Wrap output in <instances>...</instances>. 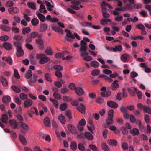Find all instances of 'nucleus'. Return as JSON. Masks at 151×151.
<instances>
[{"label":"nucleus","mask_w":151,"mask_h":151,"mask_svg":"<svg viewBox=\"0 0 151 151\" xmlns=\"http://www.w3.org/2000/svg\"><path fill=\"white\" fill-rule=\"evenodd\" d=\"M14 45L16 47V55L17 56L20 57L23 56L24 54V51L22 47V43L17 41L13 42Z\"/></svg>","instance_id":"f257e3e1"},{"label":"nucleus","mask_w":151,"mask_h":151,"mask_svg":"<svg viewBox=\"0 0 151 151\" xmlns=\"http://www.w3.org/2000/svg\"><path fill=\"white\" fill-rule=\"evenodd\" d=\"M36 58L40 59L39 63L40 64H43L49 61L50 58L47 57L44 54H37L36 55Z\"/></svg>","instance_id":"f03ea898"},{"label":"nucleus","mask_w":151,"mask_h":151,"mask_svg":"<svg viewBox=\"0 0 151 151\" xmlns=\"http://www.w3.org/2000/svg\"><path fill=\"white\" fill-rule=\"evenodd\" d=\"M19 124L20 127L23 129L21 130V132L22 133H25L29 129V127L28 126L22 122H19Z\"/></svg>","instance_id":"7ed1b4c3"},{"label":"nucleus","mask_w":151,"mask_h":151,"mask_svg":"<svg viewBox=\"0 0 151 151\" xmlns=\"http://www.w3.org/2000/svg\"><path fill=\"white\" fill-rule=\"evenodd\" d=\"M33 103V101L32 100L27 99L24 102V106L25 108H28L32 106Z\"/></svg>","instance_id":"20e7f679"},{"label":"nucleus","mask_w":151,"mask_h":151,"mask_svg":"<svg viewBox=\"0 0 151 151\" xmlns=\"http://www.w3.org/2000/svg\"><path fill=\"white\" fill-rule=\"evenodd\" d=\"M67 128L71 133L74 134H76L77 133L76 129L71 124H68L67 126Z\"/></svg>","instance_id":"39448f33"},{"label":"nucleus","mask_w":151,"mask_h":151,"mask_svg":"<svg viewBox=\"0 0 151 151\" xmlns=\"http://www.w3.org/2000/svg\"><path fill=\"white\" fill-rule=\"evenodd\" d=\"M107 105L109 107L113 108H116L118 107V105L115 102L109 101L107 102Z\"/></svg>","instance_id":"423d86ee"},{"label":"nucleus","mask_w":151,"mask_h":151,"mask_svg":"<svg viewBox=\"0 0 151 151\" xmlns=\"http://www.w3.org/2000/svg\"><path fill=\"white\" fill-rule=\"evenodd\" d=\"M19 10V8L16 7H12L8 9V12L9 13L12 14L18 13Z\"/></svg>","instance_id":"0eeeda50"},{"label":"nucleus","mask_w":151,"mask_h":151,"mask_svg":"<svg viewBox=\"0 0 151 151\" xmlns=\"http://www.w3.org/2000/svg\"><path fill=\"white\" fill-rule=\"evenodd\" d=\"M77 109L80 112L83 114H84L85 113V110L86 107L83 104H80L79 106L76 107Z\"/></svg>","instance_id":"6e6552de"},{"label":"nucleus","mask_w":151,"mask_h":151,"mask_svg":"<svg viewBox=\"0 0 151 151\" xmlns=\"http://www.w3.org/2000/svg\"><path fill=\"white\" fill-rule=\"evenodd\" d=\"M89 126L87 125V127L88 128L89 130L92 134H93L94 132H93V130L95 129V127L94 125L93 124L92 121L91 120H89L88 122Z\"/></svg>","instance_id":"1a4fd4ad"},{"label":"nucleus","mask_w":151,"mask_h":151,"mask_svg":"<svg viewBox=\"0 0 151 151\" xmlns=\"http://www.w3.org/2000/svg\"><path fill=\"white\" fill-rule=\"evenodd\" d=\"M9 123L11 127L14 129L18 128L17 122L14 120H9Z\"/></svg>","instance_id":"9d476101"},{"label":"nucleus","mask_w":151,"mask_h":151,"mask_svg":"<svg viewBox=\"0 0 151 151\" xmlns=\"http://www.w3.org/2000/svg\"><path fill=\"white\" fill-rule=\"evenodd\" d=\"M69 53L68 51H65L62 52L58 53H56L55 55V57L57 58H60L62 57H64L65 55V54Z\"/></svg>","instance_id":"9b49d317"},{"label":"nucleus","mask_w":151,"mask_h":151,"mask_svg":"<svg viewBox=\"0 0 151 151\" xmlns=\"http://www.w3.org/2000/svg\"><path fill=\"white\" fill-rule=\"evenodd\" d=\"M36 42L39 45V48L42 49L43 48L44 41L41 39H38L36 40Z\"/></svg>","instance_id":"f8f14e48"},{"label":"nucleus","mask_w":151,"mask_h":151,"mask_svg":"<svg viewBox=\"0 0 151 151\" xmlns=\"http://www.w3.org/2000/svg\"><path fill=\"white\" fill-rule=\"evenodd\" d=\"M106 125H104V128H108L109 126L112 124L113 123V118L108 117L106 120Z\"/></svg>","instance_id":"ddd939ff"},{"label":"nucleus","mask_w":151,"mask_h":151,"mask_svg":"<svg viewBox=\"0 0 151 151\" xmlns=\"http://www.w3.org/2000/svg\"><path fill=\"white\" fill-rule=\"evenodd\" d=\"M130 133L133 136L138 135L139 133V129L136 128H134L133 129H131Z\"/></svg>","instance_id":"4468645a"},{"label":"nucleus","mask_w":151,"mask_h":151,"mask_svg":"<svg viewBox=\"0 0 151 151\" xmlns=\"http://www.w3.org/2000/svg\"><path fill=\"white\" fill-rule=\"evenodd\" d=\"M75 91L76 93L78 96H81L84 93L82 89L80 87H77L75 89Z\"/></svg>","instance_id":"2eb2a0df"},{"label":"nucleus","mask_w":151,"mask_h":151,"mask_svg":"<svg viewBox=\"0 0 151 151\" xmlns=\"http://www.w3.org/2000/svg\"><path fill=\"white\" fill-rule=\"evenodd\" d=\"M0 28L4 31L9 32L11 30V28L9 26L5 25H2L0 26Z\"/></svg>","instance_id":"dca6fc26"},{"label":"nucleus","mask_w":151,"mask_h":151,"mask_svg":"<svg viewBox=\"0 0 151 151\" xmlns=\"http://www.w3.org/2000/svg\"><path fill=\"white\" fill-rule=\"evenodd\" d=\"M58 119L62 124H65L66 122L65 118L63 114H60L58 117Z\"/></svg>","instance_id":"f3484780"},{"label":"nucleus","mask_w":151,"mask_h":151,"mask_svg":"<svg viewBox=\"0 0 151 151\" xmlns=\"http://www.w3.org/2000/svg\"><path fill=\"white\" fill-rule=\"evenodd\" d=\"M48 25L46 24H43L40 26V32H45L47 29Z\"/></svg>","instance_id":"a211bd4d"},{"label":"nucleus","mask_w":151,"mask_h":151,"mask_svg":"<svg viewBox=\"0 0 151 151\" xmlns=\"http://www.w3.org/2000/svg\"><path fill=\"white\" fill-rule=\"evenodd\" d=\"M133 89L135 91L137 95L138 98L139 99H141L142 98V92L137 90V88L135 87L133 88Z\"/></svg>","instance_id":"6ab92c4d"},{"label":"nucleus","mask_w":151,"mask_h":151,"mask_svg":"<svg viewBox=\"0 0 151 151\" xmlns=\"http://www.w3.org/2000/svg\"><path fill=\"white\" fill-rule=\"evenodd\" d=\"M2 59L3 60L6 61L7 63H9V65H12V59L10 57H2Z\"/></svg>","instance_id":"aec40b11"},{"label":"nucleus","mask_w":151,"mask_h":151,"mask_svg":"<svg viewBox=\"0 0 151 151\" xmlns=\"http://www.w3.org/2000/svg\"><path fill=\"white\" fill-rule=\"evenodd\" d=\"M3 46L6 50H10L12 49V45L7 42H5L3 44Z\"/></svg>","instance_id":"412c9836"},{"label":"nucleus","mask_w":151,"mask_h":151,"mask_svg":"<svg viewBox=\"0 0 151 151\" xmlns=\"http://www.w3.org/2000/svg\"><path fill=\"white\" fill-rule=\"evenodd\" d=\"M2 117L1 119V121L4 123H7V121L8 119L7 115L5 114H3L2 115Z\"/></svg>","instance_id":"4be33fe9"},{"label":"nucleus","mask_w":151,"mask_h":151,"mask_svg":"<svg viewBox=\"0 0 151 151\" xmlns=\"http://www.w3.org/2000/svg\"><path fill=\"white\" fill-rule=\"evenodd\" d=\"M19 139L21 143L24 145L27 144V141L25 138L22 135H19Z\"/></svg>","instance_id":"5701e85b"},{"label":"nucleus","mask_w":151,"mask_h":151,"mask_svg":"<svg viewBox=\"0 0 151 151\" xmlns=\"http://www.w3.org/2000/svg\"><path fill=\"white\" fill-rule=\"evenodd\" d=\"M84 135L85 137L89 140H91L93 139V137L92 135L88 132H85Z\"/></svg>","instance_id":"b1692460"},{"label":"nucleus","mask_w":151,"mask_h":151,"mask_svg":"<svg viewBox=\"0 0 151 151\" xmlns=\"http://www.w3.org/2000/svg\"><path fill=\"white\" fill-rule=\"evenodd\" d=\"M44 122L46 127H49L50 126V120L48 117H46L45 118Z\"/></svg>","instance_id":"393cba45"},{"label":"nucleus","mask_w":151,"mask_h":151,"mask_svg":"<svg viewBox=\"0 0 151 151\" xmlns=\"http://www.w3.org/2000/svg\"><path fill=\"white\" fill-rule=\"evenodd\" d=\"M65 31L67 33L65 37L72 39H74L75 36L71 33L70 31L68 29H66Z\"/></svg>","instance_id":"a878e982"},{"label":"nucleus","mask_w":151,"mask_h":151,"mask_svg":"<svg viewBox=\"0 0 151 151\" xmlns=\"http://www.w3.org/2000/svg\"><path fill=\"white\" fill-rule=\"evenodd\" d=\"M108 143L112 146H116L117 142L115 140L109 139L108 140Z\"/></svg>","instance_id":"bb28decb"},{"label":"nucleus","mask_w":151,"mask_h":151,"mask_svg":"<svg viewBox=\"0 0 151 151\" xmlns=\"http://www.w3.org/2000/svg\"><path fill=\"white\" fill-rule=\"evenodd\" d=\"M117 82L118 81L116 80L112 83L111 85V89L112 90H116L119 87V84L117 83Z\"/></svg>","instance_id":"cd10ccee"},{"label":"nucleus","mask_w":151,"mask_h":151,"mask_svg":"<svg viewBox=\"0 0 151 151\" xmlns=\"http://www.w3.org/2000/svg\"><path fill=\"white\" fill-rule=\"evenodd\" d=\"M0 80L2 84L4 86H7L8 85L7 81L6 79L3 77H0Z\"/></svg>","instance_id":"c85d7f7f"},{"label":"nucleus","mask_w":151,"mask_h":151,"mask_svg":"<svg viewBox=\"0 0 151 151\" xmlns=\"http://www.w3.org/2000/svg\"><path fill=\"white\" fill-rule=\"evenodd\" d=\"M31 31L30 28L29 27H27L25 28H22V33L24 35H25Z\"/></svg>","instance_id":"c756f323"},{"label":"nucleus","mask_w":151,"mask_h":151,"mask_svg":"<svg viewBox=\"0 0 151 151\" xmlns=\"http://www.w3.org/2000/svg\"><path fill=\"white\" fill-rule=\"evenodd\" d=\"M37 15L40 21L44 22L45 20V16L43 14L40 13H38Z\"/></svg>","instance_id":"7c9ffc66"},{"label":"nucleus","mask_w":151,"mask_h":151,"mask_svg":"<svg viewBox=\"0 0 151 151\" xmlns=\"http://www.w3.org/2000/svg\"><path fill=\"white\" fill-rule=\"evenodd\" d=\"M111 49H112L114 51H121L122 50V46L121 45L118 46H116L114 48H111Z\"/></svg>","instance_id":"2f4dec72"},{"label":"nucleus","mask_w":151,"mask_h":151,"mask_svg":"<svg viewBox=\"0 0 151 151\" xmlns=\"http://www.w3.org/2000/svg\"><path fill=\"white\" fill-rule=\"evenodd\" d=\"M70 147L73 150H75L77 148V145L75 141H73L71 142Z\"/></svg>","instance_id":"473e14b6"},{"label":"nucleus","mask_w":151,"mask_h":151,"mask_svg":"<svg viewBox=\"0 0 151 151\" xmlns=\"http://www.w3.org/2000/svg\"><path fill=\"white\" fill-rule=\"evenodd\" d=\"M3 102L5 103H7L11 101V98L9 96L4 97L2 99Z\"/></svg>","instance_id":"72a5a7b5"},{"label":"nucleus","mask_w":151,"mask_h":151,"mask_svg":"<svg viewBox=\"0 0 151 151\" xmlns=\"http://www.w3.org/2000/svg\"><path fill=\"white\" fill-rule=\"evenodd\" d=\"M39 11L41 13H46L47 10L46 9L45 6L44 5L41 4L40 5Z\"/></svg>","instance_id":"f704fd0d"},{"label":"nucleus","mask_w":151,"mask_h":151,"mask_svg":"<svg viewBox=\"0 0 151 151\" xmlns=\"http://www.w3.org/2000/svg\"><path fill=\"white\" fill-rule=\"evenodd\" d=\"M32 71L30 70H29L26 73L25 78L28 79H29L32 77Z\"/></svg>","instance_id":"c9c22d12"},{"label":"nucleus","mask_w":151,"mask_h":151,"mask_svg":"<svg viewBox=\"0 0 151 151\" xmlns=\"http://www.w3.org/2000/svg\"><path fill=\"white\" fill-rule=\"evenodd\" d=\"M30 111L36 115H39L37 109V108L35 107H32L30 109Z\"/></svg>","instance_id":"e433bc0d"},{"label":"nucleus","mask_w":151,"mask_h":151,"mask_svg":"<svg viewBox=\"0 0 151 151\" xmlns=\"http://www.w3.org/2000/svg\"><path fill=\"white\" fill-rule=\"evenodd\" d=\"M49 99L53 104L55 108H58V103L57 100L51 98H50Z\"/></svg>","instance_id":"4c0bfd02"},{"label":"nucleus","mask_w":151,"mask_h":151,"mask_svg":"<svg viewBox=\"0 0 151 151\" xmlns=\"http://www.w3.org/2000/svg\"><path fill=\"white\" fill-rule=\"evenodd\" d=\"M129 57V55L127 54H125L122 55L121 58V60L123 62H125L127 61V59Z\"/></svg>","instance_id":"58836bf2"},{"label":"nucleus","mask_w":151,"mask_h":151,"mask_svg":"<svg viewBox=\"0 0 151 151\" xmlns=\"http://www.w3.org/2000/svg\"><path fill=\"white\" fill-rule=\"evenodd\" d=\"M39 21L36 18H33L31 20V23L33 26H37L39 23Z\"/></svg>","instance_id":"ea45409f"},{"label":"nucleus","mask_w":151,"mask_h":151,"mask_svg":"<svg viewBox=\"0 0 151 151\" xmlns=\"http://www.w3.org/2000/svg\"><path fill=\"white\" fill-rule=\"evenodd\" d=\"M27 4L29 7L34 10L36 9V5L35 4L32 2H28Z\"/></svg>","instance_id":"a19ab883"},{"label":"nucleus","mask_w":151,"mask_h":151,"mask_svg":"<svg viewBox=\"0 0 151 151\" xmlns=\"http://www.w3.org/2000/svg\"><path fill=\"white\" fill-rule=\"evenodd\" d=\"M12 89L15 92L17 93H20L21 92L20 89L17 86L13 85L12 86Z\"/></svg>","instance_id":"79ce46f5"},{"label":"nucleus","mask_w":151,"mask_h":151,"mask_svg":"<svg viewBox=\"0 0 151 151\" xmlns=\"http://www.w3.org/2000/svg\"><path fill=\"white\" fill-rule=\"evenodd\" d=\"M100 73L99 70L98 69L94 70L91 72V74L93 76H97L99 75Z\"/></svg>","instance_id":"37998d69"},{"label":"nucleus","mask_w":151,"mask_h":151,"mask_svg":"<svg viewBox=\"0 0 151 151\" xmlns=\"http://www.w3.org/2000/svg\"><path fill=\"white\" fill-rule=\"evenodd\" d=\"M45 52L47 55H51L53 54V52L52 51V50L50 47L46 49L45 50Z\"/></svg>","instance_id":"c03bdc74"},{"label":"nucleus","mask_w":151,"mask_h":151,"mask_svg":"<svg viewBox=\"0 0 151 151\" xmlns=\"http://www.w3.org/2000/svg\"><path fill=\"white\" fill-rule=\"evenodd\" d=\"M52 29L56 32H62V30L59 27L54 26L52 27Z\"/></svg>","instance_id":"a18cd8bd"},{"label":"nucleus","mask_w":151,"mask_h":151,"mask_svg":"<svg viewBox=\"0 0 151 151\" xmlns=\"http://www.w3.org/2000/svg\"><path fill=\"white\" fill-rule=\"evenodd\" d=\"M67 107V105L66 103L61 104L60 106V109L62 111L65 110Z\"/></svg>","instance_id":"49530a36"},{"label":"nucleus","mask_w":151,"mask_h":151,"mask_svg":"<svg viewBox=\"0 0 151 151\" xmlns=\"http://www.w3.org/2000/svg\"><path fill=\"white\" fill-rule=\"evenodd\" d=\"M53 96L55 98L58 100H59L61 99V95L56 93H54L53 94Z\"/></svg>","instance_id":"de8ad7c7"},{"label":"nucleus","mask_w":151,"mask_h":151,"mask_svg":"<svg viewBox=\"0 0 151 151\" xmlns=\"http://www.w3.org/2000/svg\"><path fill=\"white\" fill-rule=\"evenodd\" d=\"M144 111L149 114H151V108L149 107L145 106Z\"/></svg>","instance_id":"09e8293b"},{"label":"nucleus","mask_w":151,"mask_h":151,"mask_svg":"<svg viewBox=\"0 0 151 151\" xmlns=\"http://www.w3.org/2000/svg\"><path fill=\"white\" fill-rule=\"evenodd\" d=\"M9 38V37L7 35L2 36L0 37V40L3 41H7Z\"/></svg>","instance_id":"8fccbe9b"},{"label":"nucleus","mask_w":151,"mask_h":151,"mask_svg":"<svg viewBox=\"0 0 151 151\" xmlns=\"http://www.w3.org/2000/svg\"><path fill=\"white\" fill-rule=\"evenodd\" d=\"M37 76L35 75H33L32 77L31 78L30 82L31 83H35L37 81Z\"/></svg>","instance_id":"3c124183"},{"label":"nucleus","mask_w":151,"mask_h":151,"mask_svg":"<svg viewBox=\"0 0 151 151\" xmlns=\"http://www.w3.org/2000/svg\"><path fill=\"white\" fill-rule=\"evenodd\" d=\"M45 77L46 80L50 82H52V80L51 78L50 75L48 73H46L45 75Z\"/></svg>","instance_id":"603ef678"},{"label":"nucleus","mask_w":151,"mask_h":151,"mask_svg":"<svg viewBox=\"0 0 151 151\" xmlns=\"http://www.w3.org/2000/svg\"><path fill=\"white\" fill-rule=\"evenodd\" d=\"M89 148L93 151H97L98 149L97 147L95 145L91 144L89 145Z\"/></svg>","instance_id":"864d4df0"},{"label":"nucleus","mask_w":151,"mask_h":151,"mask_svg":"<svg viewBox=\"0 0 151 151\" xmlns=\"http://www.w3.org/2000/svg\"><path fill=\"white\" fill-rule=\"evenodd\" d=\"M14 76L17 79H19L20 78V76L17 70L16 69L14 70Z\"/></svg>","instance_id":"5fc2aeb1"},{"label":"nucleus","mask_w":151,"mask_h":151,"mask_svg":"<svg viewBox=\"0 0 151 151\" xmlns=\"http://www.w3.org/2000/svg\"><path fill=\"white\" fill-rule=\"evenodd\" d=\"M106 89V87H104V97H108L111 94V92L109 91H105Z\"/></svg>","instance_id":"6e6d98bb"},{"label":"nucleus","mask_w":151,"mask_h":151,"mask_svg":"<svg viewBox=\"0 0 151 151\" xmlns=\"http://www.w3.org/2000/svg\"><path fill=\"white\" fill-rule=\"evenodd\" d=\"M78 147L79 149L81 151H84L85 150V147L82 144H79L78 145Z\"/></svg>","instance_id":"4d7b16f0"},{"label":"nucleus","mask_w":151,"mask_h":151,"mask_svg":"<svg viewBox=\"0 0 151 151\" xmlns=\"http://www.w3.org/2000/svg\"><path fill=\"white\" fill-rule=\"evenodd\" d=\"M19 97L22 100H25L27 98V96L24 93H21L20 94Z\"/></svg>","instance_id":"13d9d810"},{"label":"nucleus","mask_w":151,"mask_h":151,"mask_svg":"<svg viewBox=\"0 0 151 151\" xmlns=\"http://www.w3.org/2000/svg\"><path fill=\"white\" fill-rule=\"evenodd\" d=\"M114 111L112 109L109 110L108 112V117L113 118Z\"/></svg>","instance_id":"bf43d9fd"},{"label":"nucleus","mask_w":151,"mask_h":151,"mask_svg":"<svg viewBox=\"0 0 151 151\" xmlns=\"http://www.w3.org/2000/svg\"><path fill=\"white\" fill-rule=\"evenodd\" d=\"M69 90L65 87H63L61 89V92L63 94H65L69 91Z\"/></svg>","instance_id":"052dcab7"},{"label":"nucleus","mask_w":151,"mask_h":151,"mask_svg":"<svg viewBox=\"0 0 151 151\" xmlns=\"http://www.w3.org/2000/svg\"><path fill=\"white\" fill-rule=\"evenodd\" d=\"M22 36L20 35H15L13 37V39L17 41H19L22 38Z\"/></svg>","instance_id":"680f3d73"},{"label":"nucleus","mask_w":151,"mask_h":151,"mask_svg":"<svg viewBox=\"0 0 151 151\" xmlns=\"http://www.w3.org/2000/svg\"><path fill=\"white\" fill-rule=\"evenodd\" d=\"M136 27L139 29H140L142 31H144L145 29V26L142 24H138L136 26Z\"/></svg>","instance_id":"e2e57ef3"},{"label":"nucleus","mask_w":151,"mask_h":151,"mask_svg":"<svg viewBox=\"0 0 151 151\" xmlns=\"http://www.w3.org/2000/svg\"><path fill=\"white\" fill-rule=\"evenodd\" d=\"M38 33L36 32H32L30 34V37L32 38H34L38 35Z\"/></svg>","instance_id":"0e129e2a"},{"label":"nucleus","mask_w":151,"mask_h":151,"mask_svg":"<svg viewBox=\"0 0 151 151\" xmlns=\"http://www.w3.org/2000/svg\"><path fill=\"white\" fill-rule=\"evenodd\" d=\"M121 130L123 134H127L128 133V130L124 127H121Z\"/></svg>","instance_id":"69168bd1"},{"label":"nucleus","mask_w":151,"mask_h":151,"mask_svg":"<svg viewBox=\"0 0 151 151\" xmlns=\"http://www.w3.org/2000/svg\"><path fill=\"white\" fill-rule=\"evenodd\" d=\"M138 74L134 72H132L130 73V77L132 78H134L138 76Z\"/></svg>","instance_id":"338daca9"},{"label":"nucleus","mask_w":151,"mask_h":151,"mask_svg":"<svg viewBox=\"0 0 151 151\" xmlns=\"http://www.w3.org/2000/svg\"><path fill=\"white\" fill-rule=\"evenodd\" d=\"M69 87L71 90H75L76 88V85L73 83H70L69 85Z\"/></svg>","instance_id":"774afa93"}]
</instances>
